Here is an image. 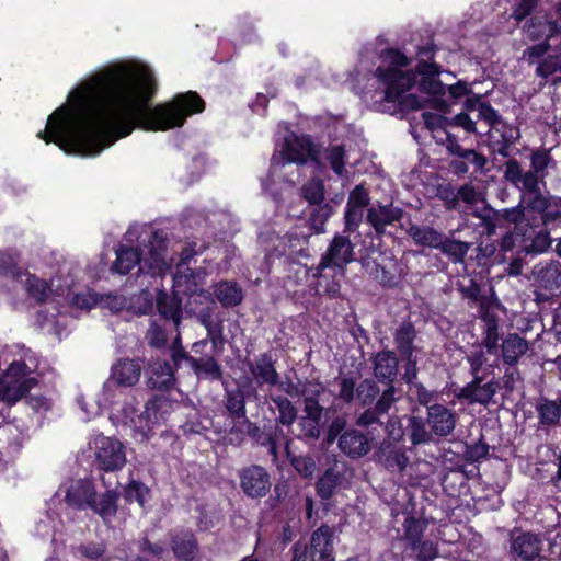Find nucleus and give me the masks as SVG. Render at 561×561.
Returning <instances> with one entry per match:
<instances>
[{"mask_svg": "<svg viewBox=\"0 0 561 561\" xmlns=\"http://www.w3.org/2000/svg\"><path fill=\"white\" fill-rule=\"evenodd\" d=\"M560 198L546 194L547 207L543 209H529V211L538 213L545 226L561 220Z\"/></svg>", "mask_w": 561, "mask_h": 561, "instance_id": "obj_54", "label": "nucleus"}, {"mask_svg": "<svg viewBox=\"0 0 561 561\" xmlns=\"http://www.w3.org/2000/svg\"><path fill=\"white\" fill-rule=\"evenodd\" d=\"M78 552L89 561H108L104 558L106 546L102 542L82 543L77 548Z\"/></svg>", "mask_w": 561, "mask_h": 561, "instance_id": "obj_63", "label": "nucleus"}, {"mask_svg": "<svg viewBox=\"0 0 561 561\" xmlns=\"http://www.w3.org/2000/svg\"><path fill=\"white\" fill-rule=\"evenodd\" d=\"M376 459L392 473H403L409 465L405 449L391 440L380 443L376 451Z\"/></svg>", "mask_w": 561, "mask_h": 561, "instance_id": "obj_22", "label": "nucleus"}, {"mask_svg": "<svg viewBox=\"0 0 561 561\" xmlns=\"http://www.w3.org/2000/svg\"><path fill=\"white\" fill-rule=\"evenodd\" d=\"M522 30L525 37L531 42L542 37H545L543 41H551L561 33V26L557 21H545L537 16L528 19Z\"/></svg>", "mask_w": 561, "mask_h": 561, "instance_id": "obj_31", "label": "nucleus"}, {"mask_svg": "<svg viewBox=\"0 0 561 561\" xmlns=\"http://www.w3.org/2000/svg\"><path fill=\"white\" fill-rule=\"evenodd\" d=\"M196 254V251L193 247L187 245L184 247L181 251L180 259L175 266L174 272V284L178 286L182 285H188L192 283L195 285V282L193 280L195 275L191 267H188V262L193 259V256Z\"/></svg>", "mask_w": 561, "mask_h": 561, "instance_id": "obj_42", "label": "nucleus"}, {"mask_svg": "<svg viewBox=\"0 0 561 561\" xmlns=\"http://www.w3.org/2000/svg\"><path fill=\"white\" fill-rule=\"evenodd\" d=\"M141 375V366L134 359L117 360L111 369L110 381L119 387L135 386Z\"/></svg>", "mask_w": 561, "mask_h": 561, "instance_id": "obj_28", "label": "nucleus"}, {"mask_svg": "<svg viewBox=\"0 0 561 561\" xmlns=\"http://www.w3.org/2000/svg\"><path fill=\"white\" fill-rule=\"evenodd\" d=\"M426 423L434 435L446 437L450 435L456 427L457 414L454 410L443 404L433 403L427 409Z\"/></svg>", "mask_w": 561, "mask_h": 561, "instance_id": "obj_21", "label": "nucleus"}, {"mask_svg": "<svg viewBox=\"0 0 561 561\" xmlns=\"http://www.w3.org/2000/svg\"><path fill=\"white\" fill-rule=\"evenodd\" d=\"M561 55H549L547 59L536 67L535 75L542 79H548L556 72H561Z\"/></svg>", "mask_w": 561, "mask_h": 561, "instance_id": "obj_64", "label": "nucleus"}, {"mask_svg": "<svg viewBox=\"0 0 561 561\" xmlns=\"http://www.w3.org/2000/svg\"><path fill=\"white\" fill-rule=\"evenodd\" d=\"M345 149L343 146H333L325 150V159L329 161L332 170L339 176L345 172Z\"/></svg>", "mask_w": 561, "mask_h": 561, "instance_id": "obj_58", "label": "nucleus"}, {"mask_svg": "<svg viewBox=\"0 0 561 561\" xmlns=\"http://www.w3.org/2000/svg\"><path fill=\"white\" fill-rule=\"evenodd\" d=\"M25 287L30 296L38 302L45 301L48 296L49 287L47 283L34 275L27 276Z\"/></svg>", "mask_w": 561, "mask_h": 561, "instance_id": "obj_59", "label": "nucleus"}, {"mask_svg": "<svg viewBox=\"0 0 561 561\" xmlns=\"http://www.w3.org/2000/svg\"><path fill=\"white\" fill-rule=\"evenodd\" d=\"M466 107L471 112H477V119H482L488 124V147L490 151L503 158L510 157L512 146L519 139V129L503 121L497 111L489 103L482 102L480 96L468 99Z\"/></svg>", "mask_w": 561, "mask_h": 561, "instance_id": "obj_3", "label": "nucleus"}, {"mask_svg": "<svg viewBox=\"0 0 561 561\" xmlns=\"http://www.w3.org/2000/svg\"><path fill=\"white\" fill-rule=\"evenodd\" d=\"M290 463L302 478H312L317 469L313 457L309 455L293 456Z\"/></svg>", "mask_w": 561, "mask_h": 561, "instance_id": "obj_60", "label": "nucleus"}, {"mask_svg": "<svg viewBox=\"0 0 561 561\" xmlns=\"http://www.w3.org/2000/svg\"><path fill=\"white\" fill-rule=\"evenodd\" d=\"M523 233L508 231L502 237L499 243V253L495 257L496 263H505L515 255L524 254L522 251L524 245Z\"/></svg>", "mask_w": 561, "mask_h": 561, "instance_id": "obj_39", "label": "nucleus"}, {"mask_svg": "<svg viewBox=\"0 0 561 561\" xmlns=\"http://www.w3.org/2000/svg\"><path fill=\"white\" fill-rule=\"evenodd\" d=\"M396 387L386 388L374 405H369L356 417V425L368 427L374 424L382 425L380 417L389 412L392 405L398 401Z\"/></svg>", "mask_w": 561, "mask_h": 561, "instance_id": "obj_18", "label": "nucleus"}, {"mask_svg": "<svg viewBox=\"0 0 561 561\" xmlns=\"http://www.w3.org/2000/svg\"><path fill=\"white\" fill-rule=\"evenodd\" d=\"M550 49V41H542L540 43L530 45L523 50L520 60L525 61L529 66L536 65L537 67L547 59Z\"/></svg>", "mask_w": 561, "mask_h": 561, "instance_id": "obj_52", "label": "nucleus"}, {"mask_svg": "<svg viewBox=\"0 0 561 561\" xmlns=\"http://www.w3.org/2000/svg\"><path fill=\"white\" fill-rule=\"evenodd\" d=\"M363 267L366 273L383 286L394 287L400 279L398 263L392 257L379 260H364Z\"/></svg>", "mask_w": 561, "mask_h": 561, "instance_id": "obj_23", "label": "nucleus"}, {"mask_svg": "<svg viewBox=\"0 0 561 561\" xmlns=\"http://www.w3.org/2000/svg\"><path fill=\"white\" fill-rule=\"evenodd\" d=\"M139 265L141 273H151L152 275L162 274L169 268L168 260L160 252H151L150 261L141 260L138 251L134 248L119 247L116 250V260L112 265V271L121 275Z\"/></svg>", "mask_w": 561, "mask_h": 561, "instance_id": "obj_11", "label": "nucleus"}, {"mask_svg": "<svg viewBox=\"0 0 561 561\" xmlns=\"http://www.w3.org/2000/svg\"><path fill=\"white\" fill-rule=\"evenodd\" d=\"M240 488L251 499L264 497L271 490V476L267 470L257 465L243 468L240 473Z\"/></svg>", "mask_w": 561, "mask_h": 561, "instance_id": "obj_16", "label": "nucleus"}, {"mask_svg": "<svg viewBox=\"0 0 561 561\" xmlns=\"http://www.w3.org/2000/svg\"><path fill=\"white\" fill-rule=\"evenodd\" d=\"M501 351L503 363L512 367L529 351V343L517 333H508L502 341Z\"/></svg>", "mask_w": 561, "mask_h": 561, "instance_id": "obj_33", "label": "nucleus"}, {"mask_svg": "<svg viewBox=\"0 0 561 561\" xmlns=\"http://www.w3.org/2000/svg\"><path fill=\"white\" fill-rule=\"evenodd\" d=\"M117 499L118 493L116 490H107L101 496L100 501H96L95 497L90 506L96 514H99L103 520H107L111 517L115 516L117 512Z\"/></svg>", "mask_w": 561, "mask_h": 561, "instance_id": "obj_46", "label": "nucleus"}, {"mask_svg": "<svg viewBox=\"0 0 561 561\" xmlns=\"http://www.w3.org/2000/svg\"><path fill=\"white\" fill-rule=\"evenodd\" d=\"M499 389L500 383L495 378L484 382L483 376L472 377V380L460 388L455 393V397L470 405L481 404L488 407L493 401Z\"/></svg>", "mask_w": 561, "mask_h": 561, "instance_id": "obj_15", "label": "nucleus"}, {"mask_svg": "<svg viewBox=\"0 0 561 561\" xmlns=\"http://www.w3.org/2000/svg\"><path fill=\"white\" fill-rule=\"evenodd\" d=\"M304 197L311 204H320L324 199V185L319 179H312L302 186Z\"/></svg>", "mask_w": 561, "mask_h": 561, "instance_id": "obj_61", "label": "nucleus"}, {"mask_svg": "<svg viewBox=\"0 0 561 561\" xmlns=\"http://www.w3.org/2000/svg\"><path fill=\"white\" fill-rule=\"evenodd\" d=\"M304 414L298 419L299 433L297 438L317 440L321 435V419L323 409H304Z\"/></svg>", "mask_w": 561, "mask_h": 561, "instance_id": "obj_32", "label": "nucleus"}, {"mask_svg": "<svg viewBox=\"0 0 561 561\" xmlns=\"http://www.w3.org/2000/svg\"><path fill=\"white\" fill-rule=\"evenodd\" d=\"M545 539L540 534L514 528L508 533V557L513 561H545Z\"/></svg>", "mask_w": 561, "mask_h": 561, "instance_id": "obj_10", "label": "nucleus"}, {"mask_svg": "<svg viewBox=\"0 0 561 561\" xmlns=\"http://www.w3.org/2000/svg\"><path fill=\"white\" fill-rule=\"evenodd\" d=\"M527 210L529 211V208L520 201L519 204L514 207L494 210L493 219L496 221L503 220L508 224H514L515 228L513 231L524 232L530 224L528 221H524L525 213Z\"/></svg>", "mask_w": 561, "mask_h": 561, "instance_id": "obj_41", "label": "nucleus"}, {"mask_svg": "<svg viewBox=\"0 0 561 561\" xmlns=\"http://www.w3.org/2000/svg\"><path fill=\"white\" fill-rule=\"evenodd\" d=\"M96 495L95 486L90 479H79L67 490L66 502L79 510L90 507Z\"/></svg>", "mask_w": 561, "mask_h": 561, "instance_id": "obj_29", "label": "nucleus"}, {"mask_svg": "<svg viewBox=\"0 0 561 561\" xmlns=\"http://www.w3.org/2000/svg\"><path fill=\"white\" fill-rule=\"evenodd\" d=\"M402 539L408 541L413 550L419 547L423 534L426 529V523L413 516H408L403 522Z\"/></svg>", "mask_w": 561, "mask_h": 561, "instance_id": "obj_47", "label": "nucleus"}, {"mask_svg": "<svg viewBox=\"0 0 561 561\" xmlns=\"http://www.w3.org/2000/svg\"><path fill=\"white\" fill-rule=\"evenodd\" d=\"M151 374L148 385L152 389L169 390L173 387L175 378L171 365L167 360L157 359L151 364Z\"/></svg>", "mask_w": 561, "mask_h": 561, "instance_id": "obj_37", "label": "nucleus"}, {"mask_svg": "<svg viewBox=\"0 0 561 561\" xmlns=\"http://www.w3.org/2000/svg\"><path fill=\"white\" fill-rule=\"evenodd\" d=\"M393 342L401 357L416 355L419 351L415 341L417 332L411 321L401 322L393 331Z\"/></svg>", "mask_w": 561, "mask_h": 561, "instance_id": "obj_30", "label": "nucleus"}, {"mask_svg": "<svg viewBox=\"0 0 561 561\" xmlns=\"http://www.w3.org/2000/svg\"><path fill=\"white\" fill-rule=\"evenodd\" d=\"M214 295L222 307H236L243 299L242 288L231 280H222L214 286Z\"/></svg>", "mask_w": 561, "mask_h": 561, "instance_id": "obj_40", "label": "nucleus"}, {"mask_svg": "<svg viewBox=\"0 0 561 561\" xmlns=\"http://www.w3.org/2000/svg\"><path fill=\"white\" fill-rule=\"evenodd\" d=\"M446 149L455 159L450 161V168L456 175H463L469 172L470 167L480 174L488 172V158L471 148H463L454 136L448 135Z\"/></svg>", "mask_w": 561, "mask_h": 561, "instance_id": "obj_13", "label": "nucleus"}, {"mask_svg": "<svg viewBox=\"0 0 561 561\" xmlns=\"http://www.w3.org/2000/svg\"><path fill=\"white\" fill-rule=\"evenodd\" d=\"M320 148L308 136L289 135L277 153L271 158L270 176L274 178L288 163L305 164L308 161L318 162Z\"/></svg>", "mask_w": 561, "mask_h": 561, "instance_id": "obj_6", "label": "nucleus"}, {"mask_svg": "<svg viewBox=\"0 0 561 561\" xmlns=\"http://www.w3.org/2000/svg\"><path fill=\"white\" fill-rule=\"evenodd\" d=\"M383 61L389 66H379L375 75L380 83L385 85L386 101L398 102L410 110L423 107V101L416 95H404V92L416 82V75L414 72L400 69V67L408 65V58L398 50L388 49L383 54Z\"/></svg>", "mask_w": 561, "mask_h": 561, "instance_id": "obj_2", "label": "nucleus"}, {"mask_svg": "<svg viewBox=\"0 0 561 561\" xmlns=\"http://www.w3.org/2000/svg\"><path fill=\"white\" fill-rule=\"evenodd\" d=\"M198 321L207 331V337L193 344L194 352L198 353L201 347L211 342L215 353L220 354L224 344V324L213 319L209 310H203L198 314Z\"/></svg>", "mask_w": 561, "mask_h": 561, "instance_id": "obj_27", "label": "nucleus"}, {"mask_svg": "<svg viewBox=\"0 0 561 561\" xmlns=\"http://www.w3.org/2000/svg\"><path fill=\"white\" fill-rule=\"evenodd\" d=\"M353 477V469L347 463L334 462L317 480V495L321 500H330L340 490L347 489Z\"/></svg>", "mask_w": 561, "mask_h": 561, "instance_id": "obj_14", "label": "nucleus"}, {"mask_svg": "<svg viewBox=\"0 0 561 561\" xmlns=\"http://www.w3.org/2000/svg\"><path fill=\"white\" fill-rule=\"evenodd\" d=\"M371 442L366 433L358 428H346L337 437V447L346 457L359 459L371 450Z\"/></svg>", "mask_w": 561, "mask_h": 561, "instance_id": "obj_17", "label": "nucleus"}, {"mask_svg": "<svg viewBox=\"0 0 561 561\" xmlns=\"http://www.w3.org/2000/svg\"><path fill=\"white\" fill-rule=\"evenodd\" d=\"M523 240L522 251L524 254L542 253L551 245L549 232L545 228H538L531 224L524 230Z\"/></svg>", "mask_w": 561, "mask_h": 561, "instance_id": "obj_34", "label": "nucleus"}, {"mask_svg": "<svg viewBox=\"0 0 561 561\" xmlns=\"http://www.w3.org/2000/svg\"><path fill=\"white\" fill-rule=\"evenodd\" d=\"M480 194L476 190V187L470 184L461 185L455 194H453V199H450L449 204L451 207H459V201L465 202L468 205H474L479 202Z\"/></svg>", "mask_w": 561, "mask_h": 561, "instance_id": "obj_57", "label": "nucleus"}, {"mask_svg": "<svg viewBox=\"0 0 561 561\" xmlns=\"http://www.w3.org/2000/svg\"><path fill=\"white\" fill-rule=\"evenodd\" d=\"M156 89L148 66H113L71 92V104L56 110L37 137L46 144L55 142L67 153L96 156L137 126L167 130L182 126L187 116L204 111V101L193 91L150 107Z\"/></svg>", "mask_w": 561, "mask_h": 561, "instance_id": "obj_1", "label": "nucleus"}, {"mask_svg": "<svg viewBox=\"0 0 561 561\" xmlns=\"http://www.w3.org/2000/svg\"><path fill=\"white\" fill-rule=\"evenodd\" d=\"M536 286L546 290L561 287V263L556 260L543 261L536 264L531 271Z\"/></svg>", "mask_w": 561, "mask_h": 561, "instance_id": "obj_26", "label": "nucleus"}, {"mask_svg": "<svg viewBox=\"0 0 561 561\" xmlns=\"http://www.w3.org/2000/svg\"><path fill=\"white\" fill-rule=\"evenodd\" d=\"M354 261V244L348 237L336 234L322 254L318 271L335 270L340 278H344L346 265Z\"/></svg>", "mask_w": 561, "mask_h": 561, "instance_id": "obj_12", "label": "nucleus"}, {"mask_svg": "<svg viewBox=\"0 0 561 561\" xmlns=\"http://www.w3.org/2000/svg\"><path fill=\"white\" fill-rule=\"evenodd\" d=\"M187 363L198 377L219 380L222 376L221 367L214 356L202 358L188 357Z\"/></svg>", "mask_w": 561, "mask_h": 561, "instance_id": "obj_44", "label": "nucleus"}, {"mask_svg": "<svg viewBox=\"0 0 561 561\" xmlns=\"http://www.w3.org/2000/svg\"><path fill=\"white\" fill-rule=\"evenodd\" d=\"M94 455V463L100 471L117 472L127 462L126 448L114 437L95 435L89 443Z\"/></svg>", "mask_w": 561, "mask_h": 561, "instance_id": "obj_7", "label": "nucleus"}, {"mask_svg": "<svg viewBox=\"0 0 561 561\" xmlns=\"http://www.w3.org/2000/svg\"><path fill=\"white\" fill-rule=\"evenodd\" d=\"M482 345L488 353L495 354L499 348V323L494 318L485 319Z\"/></svg>", "mask_w": 561, "mask_h": 561, "instance_id": "obj_56", "label": "nucleus"}, {"mask_svg": "<svg viewBox=\"0 0 561 561\" xmlns=\"http://www.w3.org/2000/svg\"><path fill=\"white\" fill-rule=\"evenodd\" d=\"M157 308L159 313L167 320H172L175 328L181 322V300L175 295L159 293L157 297Z\"/></svg>", "mask_w": 561, "mask_h": 561, "instance_id": "obj_45", "label": "nucleus"}, {"mask_svg": "<svg viewBox=\"0 0 561 561\" xmlns=\"http://www.w3.org/2000/svg\"><path fill=\"white\" fill-rule=\"evenodd\" d=\"M409 437L412 445L428 444L433 440L432 430H427L426 423L422 417L410 416L409 417Z\"/></svg>", "mask_w": 561, "mask_h": 561, "instance_id": "obj_49", "label": "nucleus"}, {"mask_svg": "<svg viewBox=\"0 0 561 561\" xmlns=\"http://www.w3.org/2000/svg\"><path fill=\"white\" fill-rule=\"evenodd\" d=\"M380 388L373 379H364L356 387L355 399L363 407H369L380 397Z\"/></svg>", "mask_w": 561, "mask_h": 561, "instance_id": "obj_50", "label": "nucleus"}, {"mask_svg": "<svg viewBox=\"0 0 561 561\" xmlns=\"http://www.w3.org/2000/svg\"><path fill=\"white\" fill-rule=\"evenodd\" d=\"M551 162V156L547 150H536L530 156V170L535 174L545 179L547 176V168Z\"/></svg>", "mask_w": 561, "mask_h": 561, "instance_id": "obj_62", "label": "nucleus"}, {"mask_svg": "<svg viewBox=\"0 0 561 561\" xmlns=\"http://www.w3.org/2000/svg\"><path fill=\"white\" fill-rule=\"evenodd\" d=\"M375 378L387 387H394L399 371V358L394 351L385 350L377 352L370 358Z\"/></svg>", "mask_w": 561, "mask_h": 561, "instance_id": "obj_20", "label": "nucleus"}, {"mask_svg": "<svg viewBox=\"0 0 561 561\" xmlns=\"http://www.w3.org/2000/svg\"><path fill=\"white\" fill-rule=\"evenodd\" d=\"M139 403L133 399L126 402L119 411V420L124 426L130 428L135 435L148 439L152 426L159 421V417L170 407V402L164 397H153L146 405L145 411L139 412Z\"/></svg>", "mask_w": 561, "mask_h": 561, "instance_id": "obj_4", "label": "nucleus"}, {"mask_svg": "<svg viewBox=\"0 0 561 561\" xmlns=\"http://www.w3.org/2000/svg\"><path fill=\"white\" fill-rule=\"evenodd\" d=\"M36 383V378L30 377L27 365L23 362H14L0 377V401L12 405Z\"/></svg>", "mask_w": 561, "mask_h": 561, "instance_id": "obj_8", "label": "nucleus"}, {"mask_svg": "<svg viewBox=\"0 0 561 561\" xmlns=\"http://www.w3.org/2000/svg\"><path fill=\"white\" fill-rule=\"evenodd\" d=\"M407 233L416 245L437 249L443 233L430 226L410 225Z\"/></svg>", "mask_w": 561, "mask_h": 561, "instance_id": "obj_43", "label": "nucleus"}, {"mask_svg": "<svg viewBox=\"0 0 561 561\" xmlns=\"http://www.w3.org/2000/svg\"><path fill=\"white\" fill-rule=\"evenodd\" d=\"M419 80V90L434 96L444 95L446 92V84L439 80L440 67L434 62H426L421 60L416 66Z\"/></svg>", "mask_w": 561, "mask_h": 561, "instance_id": "obj_24", "label": "nucleus"}, {"mask_svg": "<svg viewBox=\"0 0 561 561\" xmlns=\"http://www.w3.org/2000/svg\"><path fill=\"white\" fill-rule=\"evenodd\" d=\"M171 548L175 558L191 561L197 552V542L191 531H180L172 536Z\"/></svg>", "mask_w": 561, "mask_h": 561, "instance_id": "obj_38", "label": "nucleus"}, {"mask_svg": "<svg viewBox=\"0 0 561 561\" xmlns=\"http://www.w3.org/2000/svg\"><path fill=\"white\" fill-rule=\"evenodd\" d=\"M224 405L229 417L233 421V427L248 422L245 409V396L240 388L226 390Z\"/></svg>", "mask_w": 561, "mask_h": 561, "instance_id": "obj_35", "label": "nucleus"}, {"mask_svg": "<svg viewBox=\"0 0 561 561\" xmlns=\"http://www.w3.org/2000/svg\"><path fill=\"white\" fill-rule=\"evenodd\" d=\"M403 215L404 210L392 203L387 205L378 203L367 209L366 220L376 234L381 236L386 233L387 227L400 221Z\"/></svg>", "mask_w": 561, "mask_h": 561, "instance_id": "obj_19", "label": "nucleus"}, {"mask_svg": "<svg viewBox=\"0 0 561 561\" xmlns=\"http://www.w3.org/2000/svg\"><path fill=\"white\" fill-rule=\"evenodd\" d=\"M271 401L278 410L277 424L290 426L297 420V409L287 397L271 396Z\"/></svg>", "mask_w": 561, "mask_h": 561, "instance_id": "obj_48", "label": "nucleus"}, {"mask_svg": "<svg viewBox=\"0 0 561 561\" xmlns=\"http://www.w3.org/2000/svg\"><path fill=\"white\" fill-rule=\"evenodd\" d=\"M504 179L520 192V199L529 209H543L547 207L546 194L540 186L546 185L545 179L531 171H523L516 159L505 163Z\"/></svg>", "mask_w": 561, "mask_h": 561, "instance_id": "obj_5", "label": "nucleus"}, {"mask_svg": "<svg viewBox=\"0 0 561 561\" xmlns=\"http://www.w3.org/2000/svg\"><path fill=\"white\" fill-rule=\"evenodd\" d=\"M408 394L411 401H415L419 404L426 407H431L437 397V392L435 390L427 389L422 382L417 381L408 387Z\"/></svg>", "mask_w": 561, "mask_h": 561, "instance_id": "obj_55", "label": "nucleus"}, {"mask_svg": "<svg viewBox=\"0 0 561 561\" xmlns=\"http://www.w3.org/2000/svg\"><path fill=\"white\" fill-rule=\"evenodd\" d=\"M471 247V242L460 241L451 233L449 236H442L437 250H439L451 263L463 264Z\"/></svg>", "mask_w": 561, "mask_h": 561, "instance_id": "obj_36", "label": "nucleus"}, {"mask_svg": "<svg viewBox=\"0 0 561 561\" xmlns=\"http://www.w3.org/2000/svg\"><path fill=\"white\" fill-rule=\"evenodd\" d=\"M324 391L323 386L314 380L301 382L300 397L304 398V409H323L319 404V396Z\"/></svg>", "mask_w": 561, "mask_h": 561, "instance_id": "obj_51", "label": "nucleus"}, {"mask_svg": "<svg viewBox=\"0 0 561 561\" xmlns=\"http://www.w3.org/2000/svg\"><path fill=\"white\" fill-rule=\"evenodd\" d=\"M333 274L329 276L325 271L319 272L318 266L316 267L314 276L318 277V287L322 289V293L330 298H336L340 296L341 291V280L336 275V271L332 270Z\"/></svg>", "mask_w": 561, "mask_h": 561, "instance_id": "obj_53", "label": "nucleus"}, {"mask_svg": "<svg viewBox=\"0 0 561 561\" xmlns=\"http://www.w3.org/2000/svg\"><path fill=\"white\" fill-rule=\"evenodd\" d=\"M335 561L333 548V529L328 525H322L316 529L310 537L309 546L302 542H296L293 546L291 561Z\"/></svg>", "mask_w": 561, "mask_h": 561, "instance_id": "obj_9", "label": "nucleus"}, {"mask_svg": "<svg viewBox=\"0 0 561 561\" xmlns=\"http://www.w3.org/2000/svg\"><path fill=\"white\" fill-rule=\"evenodd\" d=\"M247 366L257 386L279 383V374L276 371L270 354H260L254 360H248Z\"/></svg>", "mask_w": 561, "mask_h": 561, "instance_id": "obj_25", "label": "nucleus"}]
</instances>
